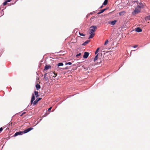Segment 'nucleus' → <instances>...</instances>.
Wrapping results in <instances>:
<instances>
[{"instance_id":"nucleus-4","label":"nucleus","mask_w":150,"mask_h":150,"mask_svg":"<svg viewBox=\"0 0 150 150\" xmlns=\"http://www.w3.org/2000/svg\"><path fill=\"white\" fill-rule=\"evenodd\" d=\"M42 99L41 98H37L36 100L34 101L33 102V105H35L38 102V101Z\"/></svg>"},{"instance_id":"nucleus-36","label":"nucleus","mask_w":150,"mask_h":150,"mask_svg":"<svg viewBox=\"0 0 150 150\" xmlns=\"http://www.w3.org/2000/svg\"><path fill=\"white\" fill-rule=\"evenodd\" d=\"M137 45H135V46H133V47H134V48H136L137 47Z\"/></svg>"},{"instance_id":"nucleus-14","label":"nucleus","mask_w":150,"mask_h":150,"mask_svg":"<svg viewBox=\"0 0 150 150\" xmlns=\"http://www.w3.org/2000/svg\"><path fill=\"white\" fill-rule=\"evenodd\" d=\"M35 87L37 90H38L40 88V86L39 84H37L35 85Z\"/></svg>"},{"instance_id":"nucleus-26","label":"nucleus","mask_w":150,"mask_h":150,"mask_svg":"<svg viewBox=\"0 0 150 150\" xmlns=\"http://www.w3.org/2000/svg\"><path fill=\"white\" fill-rule=\"evenodd\" d=\"M108 40H106L105 41V42L104 45H106L108 43Z\"/></svg>"},{"instance_id":"nucleus-32","label":"nucleus","mask_w":150,"mask_h":150,"mask_svg":"<svg viewBox=\"0 0 150 150\" xmlns=\"http://www.w3.org/2000/svg\"><path fill=\"white\" fill-rule=\"evenodd\" d=\"M6 1L7 3H8L10 2L11 1V0H7Z\"/></svg>"},{"instance_id":"nucleus-17","label":"nucleus","mask_w":150,"mask_h":150,"mask_svg":"<svg viewBox=\"0 0 150 150\" xmlns=\"http://www.w3.org/2000/svg\"><path fill=\"white\" fill-rule=\"evenodd\" d=\"M98 54L95 57V58H94V62H95L98 59Z\"/></svg>"},{"instance_id":"nucleus-35","label":"nucleus","mask_w":150,"mask_h":150,"mask_svg":"<svg viewBox=\"0 0 150 150\" xmlns=\"http://www.w3.org/2000/svg\"><path fill=\"white\" fill-rule=\"evenodd\" d=\"M56 76L55 75H53V76H52V77H53L54 78H55V77H56Z\"/></svg>"},{"instance_id":"nucleus-23","label":"nucleus","mask_w":150,"mask_h":150,"mask_svg":"<svg viewBox=\"0 0 150 150\" xmlns=\"http://www.w3.org/2000/svg\"><path fill=\"white\" fill-rule=\"evenodd\" d=\"M79 35L81 36H85V35L83 34V33H81L80 32H79Z\"/></svg>"},{"instance_id":"nucleus-10","label":"nucleus","mask_w":150,"mask_h":150,"mask_svg":"<svg viewBox=\"0 0 150 150\" xmlns=\"http://www.w3.org/2000/svg\"><path fill=\"white\" fill-rule=\"evenodd\" d=\"M90 35H89V36L88 38V39H91L93 38L94 36L95 33H90Z\"/></svg>"},{"instance_id":"nucleus-31","label":"nucleus","mask_w":150,"mask_h":150,"mask_svg":"<svg viewBox=\"0 0 150 150\" xmlns=\"http://www.w3.org/2000/svg\"><path fill=\"white\" fill-rule=\"evenodd\" d=\"M3 130V129L2 127L0 128V132H1Z\"/></svg>"},{"instance_id":"nucleus-6","label":"nucleus","mask_w":150,"mask_h":150,"mask_svg":"<svg viewBox=\"0 0 150 150\" xmlns=\"http://www.w3.org/2000/svg\"><path fill=\"white\" fill-rule=\"evenodd\" d=\"M53 75H55L56 76H57V74H56V73H54V72H51V73H50L49 78H50V80H52V79H51V76H52Z\"/></svg>"},{"instance_id":"nucleus-22","label":"nucleus","mask_w":150,"mask_h":150,"mask_svg":"<svg viewBox=\"0 0 150 150\" xmlns=\"http://www.w3.org/2000/svg\"><path fill=\"white\" fill-rule=\"evenodd\" d=\"M71 64H72V63L71 62H68L66 63L65 64V65H71Z\"/></svg>"},{"instance_id":"nucleus-42","label":"nucleus","mask_w":150,"mask_h":150,"mask_svg":"<svg viewBox=\"0 0 150 150\" xmlns=\"http://www.w3.org/2000/svg\"><path fill=\"white\" fill-rule=\"evenodd\" d=\"M134 51L135 50H132L131 51V52H132V51Z\"/></svg>"},{"instance_id":"nucleus-13","label":"nucleus","mask_w":150,"mask_h":150,"mask_svg":"<svg viewBox=\"0 0 150 150\" xmlns=\"http://www.w3.org/2000/svg\"><path fill=\"white\" fill-rule=\"evenodd\" d=\"M139 5H138L137 6V7L139 8H143L144 5H143V4L140 3H139Z\"/></svg>"},{"instance_id":"nucleus-41","label":"nucleus","mask_w":150,"mask_h":150,"mask_svg":"<svg viewBox=\"0 0 150 150\" xmlns=\"http://www.w3.org/2000/svg\"><path fill=\"white\" fill-rule=\"evenodd\" d=\"M23 115H22V113L20 115L21 116H22Z\"/></svg>"},{"instance_id":"nucleus-25","label":"nucleus","mask_w":150,"mask_h":150,"mask_svg":"<svg viewBox=\"0 0 150 150\" xmlns=\"http://www.w3.org/2000/svg\"><path fill=\"white\" fill-rule=\"evenodd\" d=\"M4 10V9H3L2 10V11H1V16H3L4 15V12H3V10Z\"/></svg>"},{"instance_id":"nucleus-11","label":"nucleus","mask_w":150,"mask_h":150,"mask_svg":"<svg viewBox=\"0 0 150 150\" xmlns=\"http://www.w3.org/2000/svg\"><path fill=\"white\" fill-rule=\"evenodd\" d=\"M47 74V73H46L44 74V78L45 81H48V78L46 76Z\"/></svg>"},{"instance_id":"nucleus-9","label":"nucleus","mask_w":150,"mask_h":150,"mask_svg":"<svg viewBox=\"0 0 150 150\" xmlns=\"http://www.w3.org/2000/svg\"><path fill=\"white\" fill-rule=\"evenodd\" d=\"M116 21V20H114L112 21H109L108 22V23L109 24H111L112 25H114L115 24Z\"/></svg>"},{"instance_id":"nucleus-12","label":"nucleus","mask_w":150,"mask_h":150,"mask_svg":"<svg viewBox=\"0 0 150 150\" xmlns=\"http://www.w3.org/2000/svg\"><path fill=\"white\" fill-rule=\"evenodd\" d=\"M51 68V67L50 65H46L45 67V70H47L48 69H50Z\"/></svg>"},{"instance_id":"nucleus-8","label":"nucleus","mask_w":150,"mask_h":150,"mask_svg":"<svg viewBox=\"0 0 150 150\" xmlns=\"http://www.w3.org/2000/svg\"><path fill=\"white\" fill-rule=\"evenodd\" d=\"M35 100V96L33 94L32 95V98L31 100V103L32 104L33 101Z\"/></svg>"},{"instance_id":"nucleus-18","label":"nucleus","mask_w":150,"mask_h":150,"mask_svg":"<svg viewBox=\"0 0 150 150\" xmlns=\"http://www.w3.org/2000/svg\"><path fill=\"white\" fill-rule=\"evenodd\" d=\"M36 96L37 97H38L39 96L38 95V91H35L34 92Z\"/></svg>"},{"instance_id":"nucleus-38","label":"nucleus","mask_w":150,"mask_h":150,"mask_svg":"<svg viewBox=\"0 0 150 150\" xmlns=\"http://www.w3.org/2000/svg\"><path fill=\"white\" fill-rule=\"evenodd\" d=\"M68 69V67H66V68H65V69Z\"/></svg>"},{"instance_id":"nucleus-34","label":"nucleus","mask_w":150,"mask_h":150,"mask_svg":"<svg viewBox=\"0 0 150 150\" xmlns=\"http://www.w3.org/2000/svg\"><path fill=\"white\" fill-rule=\"evenodd\" d=\"M51 108H52V107H51L50 108H49V109H48V111H50V110H51Z\"/></svg>"},{"instance_id":"nucleus-2","label":"nucleus","mask_w":150,"mask_h":150,"mask_svg":"<svg viewBox=\"0 0 150 150\" xmlns=\"http://www.w3.org/2000/svg\"><path fill=\"white\" fill-rule=\"evenodd\" d=\"M140 11V10L138 9L137 8H135V10L132 12V14L133 15H135L139 13Z\"/></svg>"},{"instance_id":"nucleus-29","label":"nucleus","mask_w":150,"mask_h":150,"mask_svg":"<svg viewBox=\"0 0 150 150\" xmlns=\"http://www.w3.org/2000/svg\"><path fill=\"white\" fill-rule=\"evenodd\" d=\"M125 12L124 11H121L119 13V14L120 15H122L123 14L125 13Z\"/></svg>"},{"instance_id":"nucleus-15","label":"nucleus","mask_w":150,"mask_h":150,"mask_svg":"<svg viewBox=\"0 0 150 150\" xmlns=\"http://www.w3.org/2000/svg\"><path fill=\"white\" fill-rule=\"evenodd\" d=\"M106 9V8L102 10H100V11L98 13V14H100L101 13H103L105 10Z\"/></svg>"},{"instance_id":"nucleus-3","label":"nucleus","mask_w":150,"mask_h":150,"mask_svg":"<svg viewBox=\"0 0 150 150\" xmlns=\"http://www.w3.org/2000/svg\"><path fill=\"white\" fill-rule=\"evenodd\" d=\"M23 134V131H19L16 132L14 135V137H16L18 135H21Z\"/></svg>"},{"instance_id":"nucleus-27","label":"nucleus","mask_w":150,"mask_h":150,"mask_svg":"<svg viewBox=\"0 0 150 150\" xmlns=\"http://www.w3.org/2000/svg\"><path fill=\"white\" fill-rule=\"evenodd\" d=\"M81 55V53H79L77 54L76 55V57L77 58H79V57Z\"/></svg>"},{"instance_id":"nucleus-40","label":"nucleus","mask_w":150,"mask_h":150,"mask_svg":"<svg viewBox=\"0 0 150 150\" xmlns=\"http://www.w3.org/2000/svg\"><path fill=\"white\" fill-rule=\"evenodd\" d=\"M103 6L102 5V6H101L100 7V8H102V7H103Z\"/></svg>"},{"instance_id":"nucleus-5","label":"nucleus","mask_w":150,"mask_h":150,"mask_svg":"<svg viewBox=\"0 0 150 150\" xmlns=\"http://www.w3.org/2000/svg\"><path fill=\"white\" fill-rule=\"evenodd\" d=\"M89 54V53L87 52H85L84 55L83 56V58L85 59L87 58L88 57Z\"/></svg>"},{"instance_id":"nucleus-24","label":"nucleus","mask_w":150,"mask_h":150,"mask_svg":"<svg viewBox=\"0 0 150 150\" xmlns=\"http://www.w3.org/2000/svg\"><path fill=\"white\" fill-rule=\"evenodd\" d=\"M100 49V48L99 47L97 49L96 51L95 52V54H97L98 52V51Z\"/></svg>"},{"instance_id":"nucleus-33","label":"nucleus","mask_w":150,"mask_h":150,"mask_svg":"<svg viewBox=\"0 0 150 150\" xmlns=\"http://www.w3.org/2000/svg\"><path fill=\"white\" fill-rule=\"evenodd\" d=\"M147 18L148 19L150 20V16H148Z\"/></svg>"},{"instance_id":"nucleus-19","label":"nucleus","mask_w":150,"mask_h":150,"mask_svg":"<svg viewBox=\"0 0 150 150\" xmlns=\"http://www.w3.org/2000/svg\"><path fill=\"white\" fill-rule=\"evenodd\" d=\"M108 0H105L104 1L103 3V4L104 5H106L108 3Z\"/></svg>"},{"instance_id":"nucleus-30","label":"nucleus","mask_w":150,"mask_h":150,"mask_svg":"<svg viewBox=\"0 0 150 150\" xmlns=\"http://www.w3.org/2000/svg\"><path fill=\"white\" fill-rule=\"evenodd\" d=\"M7 2L6 1L5 2H4L3 3V5L4 6H5V5H6L7 4Z\"/></svg>"},{"instance_id":"nucleus-1","label":"nucleus","mask_w":150,"mask_h":150,"mask_svg":"<svg viewBox=\"0 0 150 150\" xmlns=\"http://www.w3.org/2000/svg\"><path fill=\"white\" fill-rule=\"evenodd\" d=\"M97 29V27L96 25H92L91 26L89 29V33H93Z\"/></svg>"},{"instance_id":"nucleus-16","label":"nucleus","mask_w":150,"mask_h":150,"mask_svg":"<svg viewBox=\"0 0 150 150\" xmlns=\"http://www.w3.org/2000/svg\"><path fill=\"white\" fill-rule=\"evenodd\" d=\"M89 42H90V40H87L86 41H85L82 44V45H85L87 44H88Z\"/></svg>"},{"instance_id":"nucleus-7","label":"nucleus","mask_w":150,"mask_h":150,"mask_svg":"<svg viewBox=\"0 0 150 150\" xmlns=\"http://www.w3.org/2000/svg\"><path fill=\"white\" fill-rule=\"evenodd\" d=\"M135 31L138 33L142 31V29L139 27H137L135 28Z\"/></svg>"},{"instance_id":"nucleus-28","label":"nucleus","mask_w":150,"mask_h":150,"mask_svg":"<svg viewBox=\"0 0 150 150\" xmlns=\"http://www.w3.org/2000/svg\"><path fill=\"white\" fill-rule=\"evenodd\" d=\"M23 133H26L27 132H28L27 130V129H26L25 130H24L23 131Z\"/></svg>"},{"instance_id":"nucleus-20","label":"nucleus","mask_w":150,"mask_h":150,"mask_svg":"<svg viewBox=\"0 0 150 150\" xmlns=\"http://www.w3.org/2000/svg\"><path fill=\"white\" fill-rule=\"evenodd\" d=\"M57 65L58 67L62 66L63 65V64L62 63H59L57 64Z\"/></svg>"},{"instance_id":"nucleus-39","label":"nucleus","mask_w":150,"mask_h":150,"mask_svg":"<svg viewBox=\"0 0 150 150\" xmlns=\"http://www.w3.org/2000/svg\"><path fill=\"white\" fill-rule=\"evenodd\" d=\"M42 120V119H40V120L38 122V123H39V122H40V121H41Z\"/></svg>"},{"instance_id":"nucleus-37","label":"nucleus","mask_w":150,"mask_h":150,"mask_svg":"<svg viewBox=\"0 0 150 150\" xmlns=\"http://www.w3.org/2000/svg\"><path fill=\"white\" fill-rule=\"evenodd\" d=\"M25 112H23V113H22V115H23L24 114H25Z\"/></svg>"},{"instance_id":"nucleus-21","label":"nucleus","mask_w":150,"mask_h":150,"mask_svg":"<svg viewBox=\"0 0 150 150\" xmlns=\"http://www.w3.org/2000/svg\"><path fill=\"white\" fill-rule=\"evenodd\" d=\"M33 129V128L32 127H29L27 129L28 132L30 131L31 130H32Z\"/></svg>"}]
</instances>
